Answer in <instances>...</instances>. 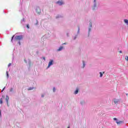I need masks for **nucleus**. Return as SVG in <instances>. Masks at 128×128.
Returning <instances> with one entry per match:
<instances>
[{"label": "nucleus", "mask_w": 128, "mask_h": 128, "mask_svg": "<svg viewBox=\"0 0 128 128\" xmlns=\"http://www.w3.org/2000/svg\"><path fill=\"white\" fill-rule=\"evenodd\" d=\"M82 63H83V68H84V66H86V63L84 62V61H82Z\"/></svg>", "instance_id": "10"}, {"label": "nucleus", "mask_w": 128, "mask_h": 128, "mask_svg": "<svg viewBox=\"0 0 128 128\" xmlns=\"http://www.w3.org/2000/svg\"><path fill=\"white\" fill-rule=\"evenodd\" d=\"M100 77L102 78V72H100Z\"/></svg>", "instance_id": "16"}, {"label": "nucleus", "mask_w": 128, "mask_h": 128, "mask_svg": "<svg viewBox=\"0 0 128 128\" xmlns=\"http://www.w3.org/2000/svg\"><path fill=\"white\" fill-rule=\"evenodd\" d=\"M34 90V88H28V90Z\"/></svg>", "instance_id": "13"}, {"label": "nucleus", "mask_w": 128, "mask_h": 128, "mask_svg": "<svg viewBox=\"0 0 128 128\" xmlns=\"http://www.w3.org/2000/svg\"><path fill=\"white\" fill-rule=\"evenodd\" d=\"M6 76L8 78V71H6Z\"/></svg>", "instance_id": "20"}, {"label": "nucleus", "mask_w": 128, "mask_h": 128, "mask_svg": "<svg viewBox=\"0 0 128 128\" xmlns=\"http://www.w3.org/2000/svg\"><path fill=\"white\" fill-rule=\"evenodd\" d=\"M44 95H42V97L44 98Z\"/></svg>", "instance_id": "31"}, {"label": "nucleus", "mask_w": 128, "mask_h": 128, "mask_svg": "<svg viewBox=\"0 0 128 128\" xmlns=\"http://www.w3.org/2000/svg\"><path fill=\"white\" fill-rule=\"evenodd\" d=\"M64 48V47L62 46H61L60 47V48L58 50V52H60Z\"/></svg>", "instance_id": "5"}, {"label": "nucleus", "mask_w": 128, "mask_h": 128, "mask_svg": "<svg viewBox=\"0 0 128 128\" xmlns=\"http://www.w3.org/2000/svg\"><path fill=\"white\" fill-rule=\"evenodd\" d=\"M125 60H128V56H126V57H125Z\"/></svg>", "instance_id": "15"}, {"label": "nucleus", "mask_w": 128, "mask_h": 128, "mask_svg": "<svg viewBox=\"0 0 128 128\" xmlns=\"http://www.w3.org/2000/svg\"><path fill=\"white\" fill-rule=\"evenodd\" d=\"M2 98H4V96H2Z\"/></svg>", "instance_id": "36"}, {"label": "nucleus", "mask_w": 128, "mask_h": 128, "mask_svg": "<svg viewBox=\"0 0 128 128\" xmlns=\"http://www.w3.org/2000/svg\"><path fill=\"white\" fill-rule=\"evenodd\" d=\"M114 120H118V119L116 118H114Z\"/></svg>", "instance_id": "23"}, {"label": "nucleus", "mask_w": 128, "mask_h": 128, "mask_svg": "<svg viewBox=\"0 0 128 128\" xmlns=\"http://www.w3.org/2000/svg\"><path fill=\"white\" fill-rule=\"evenodd\" d=\"M22 22H26V18H23L22 20Z\"/></svg>", "instance_id": "17"}, {"label": "nucleus", "mask_w": 128, "mask_h": 128, "mask_svg": "<svg viewBox=\"0 0 128 128\" xmlns=\"http://www.w3.org/2000/svg\"><path fill=\"white\" fill-rule=\"evenodd\" d=\"M53 92H56V88H53Z\"/></svg>", "instance_id": "19"}, {"label": "nucleus", "mask_w": 128, "mask_h": 128, "mask_svg": "<svg viewBox=\"0 0 128 128\" xmlns=\"http://www.w3.org/2000/svg\"><path fill=\"white\" fill-rule=\"evenodd\" d=\"M14 35L12 38V39H11V42H12V40H14Z\"/></svg>", "instance_id": "11"}, {"label": "nucleus", "mask_w": 128, "mask_h": 128, "mask_svg": "<svg viewBox=\"0 0 128 128\" xmlns=\"http://www.w3.org/2000/svg\"><path fill=\"white\" fill-rule=\"evenodd\" d=\"M124 22H125V24H128V19L124 20Z\"/></svg>", "instance_id": "7"}, {"label": "nucleus", "mask_w": 128, "mask_h": 128, "mask_svg": "<svg viewBox=\"0 0 128 128\" xmlns=\"http://www.w3.org/2000/svg\"><path fill=\"white\" fill-rule=\"evenodd\" d=\"M2 114V111L0 110V116Z\"/></svg>", "instance_id": "29"}, {"label": "nucleus", "mask_w": 128, "mask_h": 128, "mask_svg": "<svg viewBox=\"0 0 128 128\" xmlns=\"http://www.w3.org/2000/svg\"><path fill=\"white\" fill-rule=\"evenodd\" d=\"M12 66V64L11 63H10L8 64V67H10V66Z\"/></svg>", "instance_id": "21"}, {"label": "nucleus", "mask_w": 128, "mask_h": 128, "mask_svg": "<svg viewBox=\"0 0 128 128\" xmlns=\"http://www.w3.org/2000/svg\"><path fill=\"white\" fill-rule=\"evenodd\" d=\"M78 89H76L74 92V94H78Z\"/></svg>", "instance_id": "9"}, {"label": "nucleus", "mask_w": 128, "mask_h": 128, "mask_svg": "<svg viewBox=\"0 0 128 128\" xmlns=\"http://www.w3.org/2000/svg\"><path fill=\"white\" fill-rule=\"evenodd\" d=\"M42 58H43V60H46V58L43 57Z\"/></svg>", "instance_id": "24"}, {"label": "nucleus", "mask_w": 128, "mask_h": 128, "mask_svg": "<svg viewBox=\"0 0 128 128\" xmlns=\"http://www.w3.org/2000/svg\"><path fill=\"white\" fill-rule=\"evenodd\" d=\"M96 0H94V2H96Z\"/></svg>", "instance_id": "32"}, {"label": "nucleus", "mask_w": 128, "mask_h": 128, "mask_svg": "<svg viewBox=\"0 0 128 128\" xmlns=\"http://www.w3.org/2000/svg\"><path fill=\"white\" fill-rule=\"evenodd\" d=\"M53 62H54V60H50L48 64V68H50V66H52Z\"/></svg>", "instance_id": "3"}, {"label": "nucleus", "mask_w": 128, "mask_h": 128, "mask_svg": "<svg viewBox=\"0 0 128 128\" xmlns=\"http://www.w3.org/2000/svg\"><path fill=\"white\" fill-rule=\"evenodd\" d=\"M94 7L96 6V4H95L94 6Z\"/></svg>", "instance_id": "30"}, {"label": "nucleus", "mask_w": 128, "mask_h": 128, "mask_svg": "<svg viewBox=\"0 0 128 128\" xmlns=\"http://www.w3.org/2000/svg\"><path fill=\"white\" fill-rule=\"evenodd\" d=\"M8 100H10V98H8V96H6V100L7 102V106H10V105H8Z\"/></svg>", "instance_id": "2"}, {"label": "nucleus", "mask_w": 128, "mask_h": 128, "mask_svg": "<svg viewBox=\"0 0 128 128\" xmlns=\"http://www.w3.org/2000/svg\"><path fill=\"white\" fill-rule=\"evenodd\" d=\"M28 28H30V26H28V25H27Z\"/></svg>", "instance_id": "26"}, {"label": "nucleus", "mask_w": 128, "mask_h": 128, "mask_svg": "<svg viewBox=\"0 0 128 128\" xmlns=\"http://www.w3.org/2000/svg\"><path fill=\"white\" fill-rule=\"evenodd\" d=\"M84 101H82L80 102L81 104H84Z\"/></svg>", "instance_id": "22"}, {"label": "nucleus", "mask_w": 128, "mask_h": 128, "mask_svg": "<svg viewBox=\"0 0 128 128\" xmlns=\"http://www.w3.org/2000/svg\"><path fill=\"white\" fill-rule=\"evenodd\" d=\"M89 32H90V28H89Z\"/></svg>", "instance_id": "34"}, {"label": "nucleus", "mask_w": 128, "mask_h": 128, "mask_svg": "<svg viewBox=\"0 0 128 128\" xmlns=\"http://www.w3.org/2000/svg\"><path fill=\"white\" fill-rule=\"evenodd\" d=\"M63 44H66V43H64Z\"/></svg>", "instance_id": "33"}, {"label": "nucleus", "mask_w": 128, "mask_h": 128, "mask_svg": "<svg viewBox=\"0 0 128 128\" xmlns=\"http://www.w3.org/2000/svg\"><path fill=\"white\" fill-rule=\"evenodd\" d=\"M78 32H80V28H78Z\"/></svg>", "instance_id": "35"}, {"label": "nucleus", "mask_w": 128, "mask_h": 128, "mask_svg": "<svg viewBox=\"0 0 128 128\" xmlns=\"http://www.w3.org/2000/svg\"><path fill=\"white\" fill-rule=\"evenodd\" d=\"M119 52H120V54H122V50H120V51Z\"/></svg>", "instance_id": "28"}, {"label": "nucleus", "mask_w": 128, "mask_h": 128, "mask_svg": "<svg viewBox=\"0 0 128 128\" xmlns=\"http://www.w3.org/2000/svg\"><path fill=\"white\" fill-rule=\"evenodd\" d=\"M56 3L58 4L59 6L64 4V2H62V1H58Z\"/></svg>", "instance_id": "4"}, {"label": "nucleus", "mask_w": 128, "mask_h": 128, "mask_svg": "<svg viewBox=\"0 0 128 128\" xmlns=\"http://www.w3.org/2000/svg\"><path fill=\"white\" fill-rule=\"evenodd\" d=\"M67 128H70V127H68Z\"/></svg>", "instance_id": "37"}, {"label": "nucleus", "mask_w": 128, "mask_h": 128, "mask_svg": "<svg viewBox=\"0 0 128 128\" xmlns=\"http://www.w3.org/2000/svg\"><path fill=\"white\" fill-rule=\"evenodd\" d=\"M90 28H92V22H90Z\"/></svg>", "instance_id": "14"}, {"label": "nucleus", "mask_w": 128, "mask_h": 128, "mask_svg": "<svg viewBox=\"0 0 128 128\" xmlns=\"http://www.w3.org/2000/svg\"><path fill=\"white\" fill-rule=\"evenodd\" d=\"M23 38H24V37L22 36V35L16 36L14 38V40H16H16H22Z\"/></svg>", "instance_id": "1"}, {"label": "nucleus", "mask_w": 128, "mask_h": 128, "mask_svg": "<svg viewBox=\"0 0 128 128\" xmlns=\"http://www.w3.org/2000/svg\"><path fill=\"white\" fill-rule=\"evenodd\" d=\"M18 44H19L20 46V42H18Z\"/></svg>", "instance_id": "27"}, {"label": "nucleus", "mask_w": 128, "mask_h": 128, "mask_svg": "<svg viewBox=\"0 0 128 128\" xmlns=\"http://www.w3.org/2000/svg\"><path fill=\"white\" fill-rule=\"evenodd\" d=\"M14 91V88H11L10 89V92H13Z\"/></svg>", "instance_id": "18"}, {"label": "nucleus", "mask_w": 128, "mask_h": 128, "mask_svg": "<svg viewBox=\"0 0 128 128\" xmlns=\"http://www.w3.org/2000/svg\"><path fill=\"white\" fill-rule=\"evenodd\" d=\"M116 123L117 124H122V121H116Z\"/></svg>", "instance_id": "6"}, {"label": "nucleus", "mask_w": 128, "mask_h": 128, "mask_svg": "<svg viewBox=\"0 0 128 128\" xmlns=\"http://www.w3.org/2000/svg\"><path fill=\"white\" fill-rule=\"evenodd\" d=\"M118 102H119L118 100H116V99L114 100V104H118Z\"/></svg>", "instance_id": "8"}, {"label": "nucleus", "mask_w": 128, "mask_h": 128, "mask_svg": "<svg viewBox=\"0 0 128 128\" xmlns=\"http://www.w3.org/2000/svg\"><path fill=\"white\" fill-rule=\"evenodd\" d=\"M6 88V87H4L3 89H2V92L3 91V90H4V89Z\"/></svg>", "instance_id": "25"}, {"label": "nucleus", "mask_w": 128, "mask_h": 128, "mask_svg": "<svg viewBox=\"0 0 128 128\" xmlns=\"http://www.w3.org/2000/svg\"><path fill=\"white\" fill-rule=\"evenodd\" d=\"M0 104H2V98H0Z\"/></svg>", "instance_id": "12"}]
</instances>
